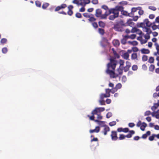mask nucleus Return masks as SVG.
<instances>
[{"instance_id":"f257e3e1","label":"nucleus","mask_w":159,"mask_h":159,"mask_svg":"<svg viewBox=\"0 0 159 159\" xmlns=\"http://www.w3.org/2000/svg\"><path fill=\"white\" fill-rule=\"evenodd\" d=\"M109 60L110 62L107 65L106 73L109 75L111 78H116L118 77V75L116 74L115 70L118 62L116 60H114L111 59H109Z\"/></svg>"},{"instance_id":"f03ea898","label":"nucleus","mask_w":159,"mask_h":159,"mask_svg":"<svg viewBox=\"0 0 159 159\" xmlns=\"http://www.w3.org/2000/svg\"><path fill=\"white\" fill-rule=\"evenodd\" d=\"M105 110L104 107H96L91 112L92 116L87 115V116L89 117L90 120H94L95 118L94 115L97 116V118L98 120H101L102 118V116L101 115V112L104 111Z\"/></svg>"},{"instance_id":"7ed1b4c3","label":"nucleus","mask_w":159,"mask_h":159,"mask_svg":"<svg viewBox=\"0 0 159 159\" xmlns=\"http://www.w3.org/2000/svg\"><path fill=\"white\" fill-rule=\"evenodd\" d=\"M124 7L121 6H117L115 8L110 9V12L113 15H110L109 17V19L110 20H114L116 18L118 17L119 12H121L123 10Z\"/></svg>"},{"instance_id":"20e7f679","label":"nucleus","mask_w":159,"mask_h":159,"mask_svg":"<svg viewBox=\"0 0 159 159\" xmlns=\"http://www.w3.org/2000/svg\"><path fill=\"white\" fill-rule=\"evenodd\" d=\"M135 133V132L134 130H130L129 131V133L126 135H125L123 134H120L119 137L118 138V139L120 140H121L125 139V137H127L128 138H130L132 137V135L134 134Z\"/></svg>"},{"instance_id":"39448f33","label":"nucleus","mask_w":159,"mask_h":159,"mask_svg":"<svg viewBox=\"0 0 159 159\" xmlns=\"http://www.w3.org/2000/svg\"><path fill=\"white\" fill-rule=\"evenodd\" d=\"M113 89H105V93H101V94L105 98L109 97L110 96V93H113L112 91Z\"/></svg>"},{"instance_id":"423d86ee","label":"nucleus","mask_w":159,"mask_h":159,"mask_svg":"<svg viewBox=\"0 0 159 159\" xmlns=\"http://www.w3.org/2000/svg\"><path fill=\"white\" fill-rule=\"evenodd\" d=\"M111 50L113 54L114 57H111L110 59H112L114 60H116V59L119 58H120V56L117 53L115 49L114 48H112Z\"/></svg>"},{"instance_id":"0eeeda50","label":"nucleus","mask_w":159,"mask_h":159,"mask_svg":"<svg viewBox=\"0 0 159 159\" xmlns=\"http://www.w3.org/2000/svg\"><path fill=\"white\" fill-rule=\"evenodd\" d=\"M111 140L113 141H116L118 139V137L117 136V132L116 131H111Z\"/></svg>"},{"instance_id":"6e6552de","label":"nucleus","mask_w":159,"mask_h":159,"mask_svg":"<svg viewBox=\"0 0 159 159\" xmlns=\"http://www.w3.org/2000/svg\"><path fill=\"white\" fill-rule=\"evenodd\" d=\"M67 7L66 4L63 3L61 5L57 6L55 9V11H58L61 9H64Z\"/></svg>"},{"instance_id":"1a4fd4ad","label":"nucleus","mask_w":159,"mask_h":159,"mask_svg":"<svg viewBox=\"0 0 159 159\" xmlns=\"http://www.w3.org/2000/svg\"><path fill=\"white\" fill-rule=\"evenodd\" d=\"M110 9H109V11H106L104 14H102L101 16L99 17H100V19H107V16L111 14H112L110 12Z\"/></svg>"},{"instance_id":"9d476101","label":"nucleus","mask_w":159,"mask_h":159,"mask_svg":"<svg viewBox=\"0 0 159 159\" xmlns=\"http://www.w3.org/2000/svg\"><path fill=\"white\" fill-rule=\"evenodd\" d=\"M74 7L72 5H69L68 7V11L67 12L68 15L70 16H71L73 14V12L72 10L73 9Z\"/></svg>"},{"instance_id":"9b49d317","label":"nucleus","mask_w":159,"mask_h":159,"mask_svg":"<svg viewBox=\"0 0 159 159\" xmlns=\"http://www.w3.org/2000/svg\"><path fill=\"white\" fill-rule=\"evenodd\" d=\"M110 131V128L107 125H104V128L102 131V133L104 134V135H106L107 134V132Z\"/></svg>"},{"instance_id":"f8f14e48","label":"nucleus","mask_w":159,"mask_h":159,"mask_svg":"<svg viewBox=\"0 0 159 159\" xmlns=\"http://www.w3.org/2000/svg\"><path fill=\"white\" fill-rule=\"evenodd\" d=\"M126 64V66L124 67V70L125 72L128 71L131 66V64L129 61H127Z\"/></svg>"},{"instance_id":"ddd939ff","label":"nucleus","mask_w":159,"mask_h":159,"mask_svg":"<svg viewBox=\"0 0 159 159\" xmlns=\"http://www.w3.org/2000/svg\"><path fill=\"white\" fill-rule=\"evenodd\" d=\"M105 98L103 96L100 94V99L98 101L100 105H105V101L103 99Z\"/></svg>"},{"instance_id":"4468645a","label":"nucleus","mask_w":159,"mask_h":159,"mask_svg":"<svg viewBox=\"0 0 159 159\" xmlns=\"http://www.w3.org/2000/svg\"><path fill=\"white\" fill-rule=\"evenodd\" d=\"M122 87L121 84L120 83H118L116 85L115 87H114L112 89L113 93H115L116 92L118 89H120Z\"/></svg>"},{"instance_id":"2eb2a0df","label":"nucleus","mask_w":159,"mask_h":159,"mask_svg":"<svg viewBox=\"0 0 159 159\" xmlns=\"http://www.w3.org/2000/svg\"><path fill=\"white\" fill-rule=\"evenodd\" d=\"M102 13V10L100 9H98L96 10L95 15L96 17H99L100 16H101Z\"/></svg>"},{"instance_id":"dca6fc26","label":"nucleus","mask_w":159,"mask_h":159,"mask_svg":"<svg viewBox=\"0 0 159 159\" xmlns=\"http://www.w3.org/2000/svg\"><path fill=\"white\" fill-rule=\"evenodd\" d=\"M113 28L116 31H122L120 25L118 24L114 25Z\"/></svg>"},{"instance_id":"f3484780","label":"nucleus","mask_w":159,"mask_h":159,"mask_svg":"<svg viewBox=\"0 0 159 159\" xmlns=\"http://www.w3.org/2000/svg\"><path fill=\"white\" fill-rule=\"evenodd\" d=\"M100 130V128L99 126H96L95 128L94 129H90L89 131V132L91 133H92L94 132L98 133Z\"/></svg>"},{"instance_id":"a211bd4d","label":"nucleus","mask_w":159,"mask_h":159,"mask_svg":"<svg viewBox=\"0 0 159 159\" xmlns=\"http://www.w3.org/2000/svg\"><path fill=\"white\" fill-rule=\"evenodd\" d=\"M140 51L142 53L145 54H149L150 52L149 50L144 48L141 49L140 50Z\"/></svg>"},{"instance_id":"6ab92c4d","label":"nucleus","mask_w":159,"mask_h":159,"mask_svg":"<svg viewBox=\"0 0 159 159\" xmlns=\"http://www.w3.org/2000/svg\"><path fill=\"white\" fill-rule=\"evenodd\" d=\"M144 21L145 23V25H146V26L149 27L152 25V23L149 21L148 20V19H145L144 20Z\"/></svg>"},{"instance_id":"aec40b11","label":"nucleus","mask_w":159,"mask_h":159,"mask_svg":"<svg viewBox=\"0 0 159 159\" xmlns=\"http://www.w3.org/2000/svg\"><path fill=\"white\" fill-rule=\"evenodd\" d=\"M155 45L156 46L157 52H154V55L155 56H157V54L159 55V45L157 43H155Z\"/></svg>"},{"instance_id":"412c9836","label":"nucleus","mask_w":159,"mask_h":159,"mask_svg":"<svg viewBox=\"0 0 159 159\" xmlns=\"http://www.w3.org/2000/svg\"><path fill=\"white\" fill-rule=\"evenodd\" d=\"M112 43L114 46H119L120 44L119 41L117 39H114Z\"/></svg>"},{"instance_id":"4be33fe9","label":"nucleus","mask_w":159,"mask_h":159,"mask_svg":"<svg viewBox=\"0 0 159 159\" xmlns=\"http://www.w3.org/2000/svg\"><path fill=\"white\" fill-rule=\"evenodd\" d=\"M96 20V19L94 17L93 15L91 14L89 18V21L92 22L95 21Z\"/></svg>"},{"instance_id":"5701e85b","label":"nucleus","mask_w":159,"mask_h":159,"mask_svg":"<svg viewBox=\"0 0 159 159\" xmlns=\"http://www.w3.org/2000/svg\"><path fill=\"white\" fill-rule=\"evenodd\" d=\"M122 57L125 60H128L129 57V54H128V53L126 52L123 54Z\"/></svg>"},{"instance_id":"b1692460","label":"nucleus","mask_w":159,"mask_h":159,"mask_svg":"<svg viewBox=\"0 0 159 159\" xmlns=\"http://www.w3.org/2000/svg\"><path fill=\"white\" fill-rule=\"evenodd\" d=\"M155 22H153L152 23V25H151L152 28L153 30H155L159 28V25H156L155 24Z\"/></svg>"},{"instance_id":"393cba45","label":"nucleus","mask_w":159,"mask_h":159,"mask_svg":"<svg viewBox=\"0 0 159 159\" xmlns=\"http://www.w3.org/2000/svg\"><path fill=\"white\" fill-rule=\"evenodd\" d=\"M151 134V132L149 131H147L146 133L143 134L142 137V138L143 139H146L148 135H150Z\"/></svg>"},{"instance_id":"a878e982","label":"nucleus","mask_w":159,"mask_h":159,"mask_svg":"<svg viewBox=\"0 0 159 159\" xmlns=\"http://www.w3.org/2000/svg\"><path fill=\"white\" fill-rule=\"evenodd\" d=\"M98 120H98H98H95L94 121L95 122L98 123L99 125L104 126V124L105 122L103 121H100Z\"/></svg>"},{"instance_id":"bb28decb","label":"nucleus","mask_w":159,"mask_h":159,"mask_svg":"<svg viewBox=\"0 0 159 159\" xmlns=\"http://www.w3.org/2000/svg\"><path fill=\"white\" fill-rule=\"evenodd\" d=\"M147 126V124L145 122H143L142 123V125L140 126V129L142 131H144L145 129Z\"/></svg>"},{"instance_id":"cd10ccee","label":"nucleus","mask_w":159,"mask_h":159,"mask_svg":"<svg viewBox=\"0 0 159 159\" xmlns=\"http://www.w3.org/2000/svg\"><path fill=\"white\" fill-rule=\"evenodd\" d=\"M138 57L137 54L135 53H133L131 54V58L132 60L137 59Z\"/></svg>"},{"instance_id":"c85d7f7f","label":"nucleus","mask_w":159,"mask_h":159,"mask_svg":"<svg viewBox=\"0 0 159 159\" xmlns=\"http://www.w3.org/2000/svg\"><path fill=\"white\" fill-rule=\"evenodd\" d=\"M117 72L118 73H116V74L118 75V76L119 75H121L123 73V70L122 69L119 68L117 69Z\"/></svg>"},{"instance_id":"c756f323","label":"nucleus","mask_w":159,"mask_h":159,"mask_svg":"<svg viewBox=\"0 0 159 159\" xmlns=\"http://www.w3.org/2000/svg\"><path fill=\"white\" fill-rule=\"evenodd\" d=\"M128 43L129 44L133 46L137 45L138 44V43L135 41H128Z\"/></svg>"},{"instance_id":"7c9ffc66","label":"nucleus","mask_w":159,"mask_h":159,"mask_svg":"<svg viewBox=\"0 0 159 159\" xmlns=\"http://www.w3.org/2000/svg\"><path fill=\"white\" fill-rule=\"evenodd\" d=\"M159 106H158L157 103H155L154 104V105L152 107L151 109L152 111H154Z\"/></svg>"},{"instance_id":"2f4dec72","label":"nucleus","mask_w":159,"mask_h":159,"mask_svg":"<svg viewBox=\"0 0 159 159\" xmlns=\"http://www.w3.org/2000/svg\"><path fill=\"white\" fill-rule=\"evenodd\" d=\"M98 24L99 26L102 28L104 27L105 26V23L101 21H99L98 22Z\"/></svg>"},{"instance_id":"473e14b6","label":"nucleus","mask_w":159,"mask_h":159,"mask_svg":"<svg viewBox=\"0 0 159 159\" xmlns=\"http://www.w3.org/2000/svg\"><path fill=\"white\" fill-rule=\"evenodd\" d=\"M145 31L148 34H149L151 33L152 31L150 28L148 27H145L144 28Z\"/></svg>"},{"instance_id":"72a5a7b5","label":"nucleus","mask_w":159,"mask_h":159,"mask_svg":"<svg viewBox=\"0 0 159 159\" xmlns=\"http://www.w3.org/2000/svg\"><path fill=\"white\" fill-rule=\"evenodd\" d=\"M155 68V66L154 65L151 64L149 67V70L150 71H153Z\"/></svg>"},{"instance_id":"f704fd0d","label":"nucleus","mask_w":159,"mask_h":159,"mask_svg":"<svg viewBox=\"0 0 159 159\" xmlns=\"http://www.w3.org/2000/svg\"><path fill=\"white\" fill-rule=\"evenodd\" d=\"M49 5V4L48 3L46 2V3H44L42 6V8L43 9H46L48 7Z\"/></svg>"},{"instance_id":"c9c22d12","label":"nucleus","mask_w":159,"mask_h":159,"mask_svg":"<svg viewBox=\"0 0 159 159\" xmlns=\"http://www.w3.org/2000/svg\"><path fill=\"white\" fill-rule=\"evenodd\" d=\"M98 32L99 33L102 35H103L105 33V31L104 29L101 28L98 29Z\"/></svg>"},{"instance_id":"e433bc0d","label":"nucleus","mask_w":159,"mask_h":159,"mask_svg":"<svg viewBox=\"0 0 159 159\" xmlns=\"http://www.w3.org/2000/svg\"><path fill=\"white\" fill-rule=\"evenodd\" d=\"M79 5L84 6L85 5L84 0H80Z\"/></svg>"},{"instance_id":"4c0bfd02","label":"nucleus","mask_w":159,"mask_h":159,"mask_svg":"<svg viewBox=\"0 0 159 159\" xmlns=\"http://www.w3.org/2000/svg\"><path fill=\"white\" fill-rule=\"evenodd\" d=\"M2 52L4 54H6L8 51L7 48L6 47H4L2 49Z\"/></svg>"},{"instance_id":"58836bf2","label":"nucleus","mask_w":159,"mask_h":159,"mask_svg":"<svg viewBox=\"0 0 159 159\" xmlns=\"http://www.w3.org/2000/svg\"><path fill=\"white\" fill-rule=\"evenodd\" d=\"M155 137V134H153L152 135V136H150L149 137L148 139L150 141H152L154 139V138Z\"/></svg>"},{"instance_id":"ea45409f","label":"nucleus","mask_w":159,"mask_h":159,"mask_svg":"<svg viewBox=\"0 0 159 159\" xmlns=\"http://www.w3.org/2000/svg\"><path fill=\"white\" fill-rule=\"evenodd\" d=\"M154 58L152 57H150L149 58V59L148 60V62L150 63H152L154 62Z\"/></svg>"},{"instance_id":"a19ab883","label":"nucleus","mask_w":159,"mask_h":159,"mask_svg":"<svg viewBox=\"0 0 159 159\" xmlns=\"http://www.w3.org/2000/svg\"><path fill=\"white\" fill-rule=\"evenodd\" d=\"M148 57L146 55H144L142 57V60L143 61H145L148 60Z\"/></svg>"},{"instance_id":"79ce46f5","label":"nucleus","mask_w":159,"mask_h":159,"mask_svg":"<svg viewBox=\"0 0 159 159\" xmlns=\"http://www.w3.org/2000/svg\"><path fill=\"white\" fill-rule=\"evenodd\" d=\"M35 4L38 7H40L41 6V3L39 1H36L35 2Z\"/></svg>"},{"instance_id":"37998d69","label":"nucleus","mask_w":159,"mask_h":159,"mask_svg":"<svg viewBox=\"0 0 159 159\" xmlns=\"http://www.w3.org/2000/svg\"><path fill=\"white\" fill-rule=\"evenodd\" d=\"M116 121H113L109 123V125L111 126L115 125L116 124Z\"/></svg>"},{"instance_id":"c03bdc74","label":"nucleus","mask_w":159,"mask_h":159,"mask_svg":"<svg viewBox=\"0 0 159 159\" xmlns=\"http://www.w3.org/2000/svg\"><path fill=\"white\" fill-rule=\"evenodd\" d=\"M133 52H136L139 51V49L137 47H135L132 48Z\"/></svg>"},{"instance_id":"a18cd8bd","label":"nucleus","mask_w":159,"mask_h":159,"mask_svg":"<svg viewBox=\"0 0 159 159\" xmlns=\"http://www.w3.org/2000/svg\"><path fill=\"white\" fill-rule=\"evenodd\" d=\"M92 25L93 27L95 29L98 27V25L97 22H93L92 23Z\"/></svg>"},{"instance_id":"49530a36","label":"nucleus","mask_w":159,"mask_h":159,"mask_svg":"<svg viewBox=\"0 0 159 159\" xmlns=\"http://www.w3.org/2000/svg\"><path fill=\"white\" fill-rule=\"evenodd\" d=\"M121 43L123 44H125L126 43V39H125L123 38L121 40Z\"/></svg>"},{"instance_id":"de8ad7c7","label":"nucleus","mask_w":159,"mask_h":159,"mask_svg":"<svg viewBox=\"0 0 159 159\" xmlns=\"http://www.w3.org/2000/svg\"><path fill=\"white\" fill-rule=\"evenodd\" d=\"M121 13L123 15L125 16H128V13L126 11H124L123 10L121 12Z\"/></svg>"},{"instance_id":"09e8293b","label":"nucleus","mask_w":159,"mask_h":159,"mask_svg":"<svg viewBox=\"0 0 159 159\" xmlns=\"http://www.w3.org/2000/svg\"><path fill=\"white\" fill-rule=\"evenodd\" d=\"M83 15L85 17L89 18L91 16V14H90V15H89L87 13H85L83 14Z\"/></svg>"},{"instance_id":"8fccbe9b","label":"nucleus","mask_w":159,"mask_h":159,"mask_svg":"<svg viewBox=\"0 0 159 159\" xmlns=\"http://www.w3.org/2000/svg\"><path fill=\"white\" fill-rule=\"evenodd\" d=\"M148 8L150 9L153 11H155L156 10V8L155 7L153 6H149L148 7Z\"/></svg>"},{"instance_id":"3c124183","label":"nucleus","mask_w":159,"mask_h":159,"mask_svg":"<svg viewBox=\"0 0 159 159\" xmlns=\"http://www.w3.org/2000/svg\"><path fill=\"white\" fill-rule=\"evenodd\" d=\"M112 116V114L111 112H108L106 115V117L107 118H109L111 117Z\"/></svg>"},{"instance_id":"603ef678","label":"nucleus","mask_w":159,"mask_h":159,"mask_svg":"<svg viewBox=\"0 0 159 159\" xmlns=\"http://www.w3.org/2000/svg\"><path fill=\"white\" fill-rule=\"evenodd\" d=\"M75 16L78 18H81L82 17L81 13L79 12H77L75 14Z\"/></svg>"},{"instance_id":"864d4df0","label":"nucleus","mask_w":159,"mask_h":159,"mask_svg":"<svg viewBox=\"0 0 159 159\" xmlns=\"http://www.w3.org/2000/svg\"><path fill=\"white\" fill-rule=\"evenodd\" d=\"M102 8L103 9H104L106 10H108L109 9L108 7L106 5H103L102 6Z\"/></svg>"},{"instance_id":"5fc2aeb1","label":"nucleus","mask_w":159,"mask_h":159,"mask_svg":"<svg viewBox=\"0 0 159 159\" xmlns=\"http://www.w3.org/2000/svg\"><path fill=\"white\" fill-rule=\"evenodd\" d=\"M7 39L5 38H3L1 39V43H2L4 44L6 43L7 42Z\"/></svg>"},{"instance_id":"6e6d98bb","label":"nucleus","mask_w":159,"mask_h":159,"mask_svg":"<svg viewBox=\"0 0 159 159\" xmlns=\"http://www.w3.org/2000/svg\"><path fill=\"white\" fill-rule=\"evenodd\" d=\"M132 20L131 19H129L127 22V24L129 25H130L133 23L132 22Z\"/></svg>"},{"instance_id":"4d7b16f0","label":"nucleus","mask_w":159,"mask_h":159,"mask_svg":"<svg viewBox=\"0 0 159 159\" xmlns=\"http://www.w3.org/2000/svg\"><path fill=\"white\" fill-rule=\"evenodd\" d=\"M151 114V112L149 111H146L144 113V116H147L150 115Z\"/></svg>"},{"instance_id":"13d9d810","label":"nucleus","mask_w":159,"mask_h":159,"mask_svg":"<svg viewBox=\"0 0 159 159\" xmlns=\"http://www.w3.org/2000/svg\"><path fill=\"white\" fill-rule=\"evenodd\" d=\"M138 69V66L136 65H134L132 66V69L133 70H136Z\"/></svg>"},{"instance_id":"bf43d9fd","label":"nucleus","mask_w":159,"mask_h":159,"mask_svg":"<svg viewBox=\"0 0 159 159\" xmlns=\"http://www.w3.org/2000/svg\"><path fill=\"white\" fill-rule=\"evenodd\" d=\"M129 129L127 128H123V132L124 133H127L128 132H129Z\"/></svg>"},{"instance_id":"052dcab7","label":"nucleus","mask_w":159,"mask_h":159,"mask_svg":"<svg viewBox=\"0 0 159 159\" xmlns=\"http://www.w3.org/2000/svg\"><path fill=\"white\" fill-rule=\"evenodd\" d=\"M142 124V123L141 122L140 120H139L136 124V126L138 127H140Z\"/></svg>"},{"instance_id":"680f3d73","label":"nucleus","mask_w":159,"mask_h":159,"mask_svg":"<svg viewBox=\"0 0 159 159\" xmlns=\"http://www.w3.org/2000/svg\"><path fill=\"white\" fill-rule=\"evenodd\" d=\"M138 29H137L136 28L134 27L132 28L131 30V32L132 33H136V31H137Z\"/></svg>"},{"instance_id":"e2e57ef3","label":"nucleus","mask_w":159,"mask_h":159,"mask_svg":"<svg viewBox=\"0 0 159 159\" xmlns=\"http://www.w3.org/2000/svg\"><path fill=\"white\" fill-rule=\"evenodd\" d=\"M91 2L93 4H97L98 2V0H92Z\"/></svg>"},{"instance_id":"0e129e2a","label":"nucleus","mask_w":159,"mask_h":159,"mask_svg":"<svg viewBox=\"0 0 159 159\" xmlns=\"http://www.w3.org/2000/svg\"><path fill=\"white\" fill-rule=\"evenodd\" d=\"M79 2L80 0L78 1L77 0H74L72 1V3L74 4H76L78 5H79Z\"/></svg>"},{"instance_id":"69168bd1","label":"nucleus","mask_w":159,"mask_h":159,"mask_svg":"<svg viewBox=\"0 0 159 159\" xmlns=\"http://www.w3.org/2000/svg\"><path fill=\"white\" fill-rule=\"evenodd\" d=\"M129 126L131 128H132L135 126V124L133 123H130L128 124Z\"/></svg>"},{"instance_id":"338daca9","label":"nucleus","mask_w":159,"mask_h":159,"mask_svg":"<svg viewBox=\"0 0 159 159\" xmlns=\"http://www.w3.org/2000/svg\"><path fill=\"white\" fill-rule=\"evenodd\" d=\"M140 27L143 28V27H146L144 21L143 22L141 23L140 24Z\"/></svg>"},{"instance_id":"774afa93","label":"nucleus","mask_w":159,"mask_h":159,"mask_svg":"<svg viewBox=\"0 0 159 159\" xmlns=\"http://www.w3.org/2000/svg\"><path fill=\"white\" fill-rule=\"evenodd\" d=\"M139 18L138 16H136L133 17V20L134 21H136Z\"/></svg>"}]
</instances>
